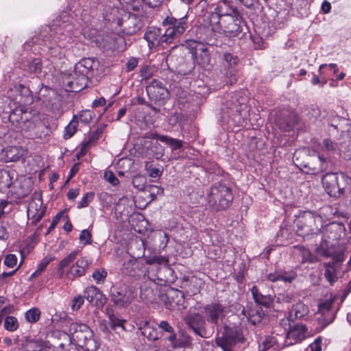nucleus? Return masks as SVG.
I'll list each match as a JSON object with an SVG mask.
<instances>
[{
  "label": "nucleus",
  "instance_id": "obj_4",
  "mask_svg": "<svg viewBox=\"0 0 351 351\" xmlns=\"http://www.w3.org/2000/svg\"><path fill=\"white\" fill-rule=\"evenodd\" d=\"M71 340L84 351H97L99 345L89 326L85 324L73 322L69 326Z\"/></svg>",
  "mask_w": 351,
  "mask_h": 351
},
{
  "label": "nucleus",
  "instance_id": "obj_7",
  "mask_svg": "<svg viewBox=\"0 0 351 351\" xmlns=\"http://www.w3.org/2000/svg\"><path fill=\"white\" fill-rule=\"evenodd\" d=\"M322 182L329 195L339 197L344 193L348 178L343 173H328L322 177Z\"/></svg>",
  "mask_w": 351,
  "mask_h": 351
},
{
  "label": "nucleus",
  "instance_id": "obj_40",
  "mask_svg": "<svg viewBox=\"0 0 351 351\" xmlns=\"http://www.w3.org/2000/svg\"><path fill=\"white\" fill-rule=\"evenodd\" d=\"M339 154L346 160L351 158V140L339 143Z\"/></svg>",
  "mask_w": 351,
  "mask_h": 351
},
{
  "label": "nucleus",
  "instance_id": "obj_58",
  "mask_svg": "<svg viewBox=\"0 0 351 351\" xmlns=\"http://www.w3.org/2000/svg\"><path fill=\"white\" fill-rule=\"evenodd\" d=\"M43 343L42 341L36 340L26 343V349L28 351H38L40 349H43Z\"/></svg>",
  "mask_w": 351,
  "mask_h": 351
},
{
  "label": "nucleus",
  "instance_id": "obj_55",
  "mask_svg": "<svg viewBox=\"0 0 351 351\" xmlns=\"http://www.w3.org/2000/svg\"><path fill=\"white\" fill-rule=\"evenodd\" d=\"M84 295H78L71 300V308L73 311H78L84 303Z\"/></svg>",
  "mask_w": 351,
  "mask_h": 351
},
{
  "label": "nucleus",
  "instance_id": "obj_18",
  "mask_svg": "<svg viewBox=\"0 0 351 351\" xmlns=\"http://www.w3.org/2000/svg\"><path fill=\"white\" fill-rule=\"evenodd\" d=\"M84 297L90 303L96 306H104L108 301L106 296L95 286L87 287L84 291Z\"/></svg>",
  "mask_w": 351,
  "mask_h": 351
},
{
  "label": "nucleus",
  "instance_id": "obj_21",
  "mask_svg": "<svg viewBox=\"0 0 351 351\" xmlns=\"http://www.w3.org/2000/svg\"><path fill=\"white\" fill-rule=\"evenodd\" d=\"M90 264L91 261L90 260L84 257L80 258L69 268L67 276L73 278L83 276Z\"/></svg>",
  "mask_w": 351,
  "mask_h": 351
},
{
  "label": "nucleus",
  "instance_id": "obj_62",
  "mask_svg": "<svg viewBox=\"0 0 351 351\" xmlns=\"http://www.w3.org/2000/svg\"><path fill=\"white\" fill-rule=\"evenodd\" d=\"M275 342L276 341L273 337H267L262 344L259 346L258 351H266L272 347Z\"/></svg>",
  "mask_w": 351,
  "mask_h": 351
},
{
  "label": "nucleus",
  "instance_id": "obj_50",
  "mask_svg": "<svg viewBox=\"0 0 351 351\" xmlns=\"http://www.w3.org/2000/svg\"><path fill=\"white\" fill-rule=\"evenodd\" d=\"M140 295L143 300H151L154 297V290L146 285H141Z\"/></svg>",
  "mask_w": 351,
  "mask_h": 351
},
{
  "label": "nucleus",
  "instance_id": "obj_39",
  "mask_svg": "<svg viewBox=\"0 0 351 351\" xmlns=\"http://www.w3.org/2000/svg\"><path fill=\"white\" fill-rule=\"evenodd\" d=\"M125 9L130 11H138L141 7V2L146 3V0H119Z\"/></svg>",
  "mask_w": 351,
  "mask_h": 351
},
{
  "label": "nucleus",
  "instance_id": "obj_31",
  "mask_svg": "<svg viewBox=\"0 0 351 351\" xmlns=\"http://www.w3.org/2000/svg\"><path fill=\"white\" fill-rule=\"evenodd\" d=\"M25 113L28 112L23 110L22 108H16L9 115L10 122L18 129L19 125H21L23 121L25 119Z\"/></svg>",
  "mask_w": 351,
  "mask_h": 351
},
{
  "label": "nucleus",
  "instance_id": "obj_41",
  "mask_svg": "<svg viewBox=\"0 0 351 351\" xmlns=\"http://www.w3.org/2000/svg\"><path fill=\"white\" fill-rule=\"evenodd\" d=\"M141 333L150 341H156L160 337V333L152 324L147 328H144V330Z\"/></svg>",
  "mask_w": 351,
  "mask_h": 351
},
{
  "label": "nucleus",
  "instance_id": "obj_43",
  "mask_svg": "<svg viewBox=\"0 0 351 351\" xmlns=\"http://www.w3.org/2000/svg\"><path fill=\"white\" fill-rule=\"evenodd\" d=\"M27 66L29 71L36 75H39L42 73V62L39 58H34L29 62Z\"/></svg>",
  "mask_w": 351,
  "mask_h": 351
},
{
  "label": "nucleus",
  "instance_id": "obj_2",
  "mask_svg": "<svg viewBox=\"0 0 351 351\" xmlns=\"http://www.w3.org/2000/svg\"><path fill=\"white\" fill-rule=\"evenodd\" d=\"M246 98L239 93L232 94L221 110V121L230 128L243 125L247 112Z\"/></svg>",
  "mask_w": 351,
  "mask_h": 351
},
{
  "label": "nucleus",
  "instance_id": "obj_49",
  "mask_svg": "<svg viewBox=\"0 0 351 351\" xmlns=\"http://www.w3.org/2000/svg\"><path fill=\"white\" fill-rule=\"evenodd\" d=\"M4 327L6 330L14 331L18 328V322L16 317L8 316L5 319Z\"/></svg>",
  "mask_w": 351,
  "mask_h": 351
},
{
  "label": "nucleus",
  "instance_id": "obj_25",
  "mask_svg": "<svg viewBox=\"0 0 351 351\" xmlns=\"http://www.w3.org/2000/svg\"><path fill=\"white\" fill-rule=\"evenodd\" d=\"M308 313V308L302 302H298L293 305L287 321H293L294 319H301Z\"/></svg>",
  "mask_w": 351,
  "mask_h": 351
},
{
  "label": "nucleus",
  "instance_id": "obj_19",
  "mask_svg": "<svg viewBox=\"0 0 351 351\" xmlns=\"http://www.w3.org/2000/svg\"><path fill=\"white\" fill-rule=\"evenodd\" d=\"M333 302L334 300L330 298L319 304L318 311L322 315L319 320L324 327L331 323L335 318V314L330 311Z\"/></svg>",
  "mask_w": 351,
  "mask_h": 351
},
{
  "label": "nucleus",
  "instance_id": "obj_48",
  "mask_svg": "<svg viewBox=\"0 0 351 351\" xmlns=\"http://www.w3.org/2000/svg\"><path fill=\"white\" fill-rule=\"evenodd\" d=\"M40 311L37 308H33L27 311L25 313V317L28 322L34 323L40 319Z\"/></svg>",
  "mask_w": 351,
  "mask_h": 351
},
{
  "label": "nucleus",
  "instance_id": "obj_38",
  "mask_svg": "<svg viewBox=\"0 0 351 351\" xmlns=\"http://www.w3.org/2000/svg\"><path fill=\"white\" fill-rule=\"evenodd\" d=\"M324 266L325 267L324 276L327 280L332 285L336 280V271L333 267L332 263H324Z\"/></svg>",
  "mask_w": 351,
  "mask_h": 351
},
{
  "label": "nucleus",
  "instance_id": "obj_3",
  "mask_svg": "<svg viewBox=\"0 0 351 351\" xmlns=\"http://www.w3.org/2000/svg\"><path fill=\"white\" fill-rule=\"evenodd\" d=\"M207 200L208 206L213 211L226 210L230 206L233 200L232 189L226 184L215 183L210 187Z\"/></svg>",
  "mask_w": 351,
  "mask_h": 351
},
{
  "label": "nucleus",
  "instance_id": "obj_5",
  "mask_svg": "<svg viewBox=\"0 0 351 351\" xmlns=\"http://www.w3.org/2000/svg\"><path fill=\"white\" fill-rule=\"evenodd\" d=\"M322 223L320 215L309 210L304 211L297 221L296 233L299 237L309 240L320 233L319 226H322Z\"/></svg>",
  "mask_w": 351,
  "mask_h": 351
},
{
  "label": "nucleus",
  "instance_id": "obj_28",
  "mask_svg": "<svg viewBox=\"0 0 351 351\" xmlns=\"http://www.w3.org/2000/svg\"><path fill=\"white\" fill-rule=\"evenodd\" d=\"M298 118L294 114H289L287 117H283L277 121V125L278 128L285 132H289L292 130L297 123Z\"/></svg>",
  "mask_w": 351,
  "mask_h": 351
},
{
  "label": "nucleus",
  "instance_id": "obj_63",
  "mask_svg": "<svg viewBox=\"0 0 351 351\" xmlns=\"http://www.w3.org/2000/svg\"><path fill=\"white\" fill-rule=\"evenodd\" d=\"M17 263V257L15 254H10L5 256L4 264L10 268L14 267Z\"/></svg>",
  "mask_w": 351,
  "mask_h": 351
},
{
  "label": "nucleus",
  "instance_id": "obj_44",
  "mask_svg": "<svg viewBox=\"0 0 351 351\" xmlns=\"http://www.w3.org/2000/svg\"><path fill=\"white\" fill-rule=\"evenodd\" d=\"M107 276V271L104 268L96 269L92 274V278L97 285L104 283Z\"/></svg>",
  "mask_w": 351,
  "mask_h": 351
},
{
  "label": "nucleus",
  "instance_id": "obj_30",
  "mask_svg": "<svg viewBox=\"0 0 351 351\" xmlns=\"http://www.w3.org/2000/svg\"><path fill=\"white\" fill-rule=\"evenodd\" d=\"M251 293L256 303L265 307H269L272 302V298L270 295H263L259 292L256 286H253L251 289Z\"/></svg>",
  "mask_w": 351,
  "mask_h": 351
},
{
  "label": "nucleus",
  "instance_id": "obj_11",
  "mask_svg": "<svg viewBox=\"0 0 351 351\" xmlns=\"http://www.w3.org/2000/svg\"><path fill=\"white\" fill-rule=\"evenodd\" d=\"M202 312L206 320L213 325L214 328V326L218 327L219 322L225 318L227 315V308L219 302H211L204 306Z\"/></svg>",
  "mask_w": 351,
  "mask_h": 351
},
{
  "label": "nucleus",
  "instance_id": "obj_56",
  "mask_svg": "<svg viewBox=\"0 0 351 351\" xmlns=\"http://www.w3.org/2000/svg\"><path fill=\"white\" fill-rule=\"evenodd\" d=\"M79 239L84 245L92 243V234L88 230H83L80 234Z\"/></svg>",
  "mask_w": 351,
  "mask_h": 351
},
{
  "label": "nucleus",
  "instance_id": "obj_22",
  "mask_svg": "<svg viewBox=\"0 0 351 351\" xmlns=\"http://www.w3.org/2000/svg\"><path fill=\"white\" fill-rule=\"evenodd\" d=\"M93 64L94 60L90 58H83L75 65V75L88 78L89 76L93 75Z\"/></svg>",
  "mask_w": 351,
  "mask_h": 351
},
{
  "label": "nucleus",
  "instance_id": "obj_15",
  "mask_svg": "<svg viewBox=\"0 0 351 351\" xmlns=\"http://www.w3.org/2000/svg\"><path fill=\"white\" fill-rule=\"evenodd\" d=\"M234 15L228 14L225 16V18L222 19L223 25V31L225 34L229 37L238 36L242 31L241 26V17L238 16V14L234 10Z\"/></svg>",
  "mask_w": 351,
  "mask_h": 351
},
{
  "label": "nucleus",
  "instance_id": "obj_14",
  "mask_svg": "<svg viewBox=\"0 0 351 351\" xmlns=\"http://www.w3.org/2000/svg\"><path fill=\"white\" fill-rule=\"evenodd\" d=\"M288 330L285 328L287 331L286 339L285 341V346H289L294 345L305 337V333L306 332V328L303 324H297L291 326L290 322H289Z\"/></svg>",
  "mask_w": 351,
  "mask_h": 351
},
{
  "label": "nucleus",
  "instance_id": "obj_35",
  "mask_svg": "<svg viewBox=\"0 0 351 351\" xmlns=\"http://www.w3.org/2000/svg\"><path fill=\"white\" fill-rule=\"evenodd\" d=\"M262 310L260 311L258 310L254 311V310H250L249 311H247L244 308L242 310V313L243 315H245L248 321L252 323L253 325H256V323H258L261 320V315H262Z\"/></svg>",
  "mask_w": 351,
  "mask_h": 351
},
{
  "label": "nucleus",
  "instance_id": "obj_16",
  "mask_svg": "<svg viewBox=\"0 0 351 351\" xmlns=\"http://www.w3.org/2000/svg\"><path fill=\"white\" fill-rule=\"evenodd\" d=\"M192 56L194 62L202 68H206L210 64V53L204 44H197L196 46L193 48Z\"/></svg>",
  "mask_w": 351,
  "mask_h": 351
},
{
  "label": "nucleus",
  "instance_id": "obj_24",
  "mask_svg": "<svg viewBox=\"0 0 351 351\" xmlns=\"http://www.w3.org/2000/svg\"><path fill=\"white\" fill-rule=\"evenodd\" d=\"M144 38L147 41L150 49L163 43L162 29L160 28H152L147 30L145 34Z\"/></svg>",
  "mask_w": 351,
  "mask_h": 351
},
{
  "label": "nucleus",
  "instance_id": "obj_51",
  "mask_svg": "<svg viewBox=\"0 0 351 351\" xmlns=\"http://www.w3.org/2000/svg\"><path fill=\"white\" fill-rule=\"evenodd\" d=\"M147 263L150 265L156 264V266H162L168 264V259L162 256H153L147 260Z\"/></svg>",
  "mask_w": 351,
  "mask_h": 351
},
{
  "label": "nucleus",
  "instance_id": "obj_47",
  "mask_svg": "<svg viewBox=\"0 0 351 351\" xmlns=\"http://www.w3.org/2000/svg\"><path fill=\"white\" fill-rule=\"evenodd\" d=\"M145 190L149 193L151 200H155L158 195H162L164 193L163 188L156 185L147 186Z\"/></svg>",
  "mask_w": 351,
  "mask_h": 351
},
{
  "label": "nucleus",
  "instance_id": "obj_13",
  "mask_svg": "<svg viewBox=\"0 0 351 351\" xmlns=\"http://www.w3.org/2000/svg\"><path fill=\"white\" fill-rule=\"evenodd\" d=\"M153 269L156 271V275L154 277L149 278L151 280L157 284H171L177 278L173 269L168 264L162 266H156Z\"/></svg>",
  "mask_w": 351,
  "mask_h": 351
},
{
  "label": "nucleus",
  "instance_id": "obj_32",
  "mask_svg": "<svg viewBox=\"0 0 351 351\" xmlns=\"http://www.w3.org/2000/svg\"><path fill=\"white\" fill-rule=\"evenodd\" d=\"M293 248L298 252L302 257V263H315L317 257L311 253V252L303 245H294Z\"/></svg>",
  "mask_w": 351,
  "mask_h": 351
},
{
  "label": "nucleus",
  "instance_id": "obj_46",
  "mask_svg": "<svg viewBox=\"0 0 351 351\" xmlns=\"http://www.w3.org/2000/svg\"><path fill=\"white\" fill-rule=\"evenodd\" d=\"M132 183L134 187L139 191H144L147 187L146 178L145 177L141 175L135 176L132 178Z\"/></svg>",
  "mask_w": 351,
  "mask_h": 351
},
{
  "label": "nucleus",
  "instance_id": "obj_59",
  "mask_svg": "<svg viewBox=\"0 0 351 351\" xmlns=\"http://www.w3.org/2000/svg\"><path fill=\"white\" fill-rule=\"evenodd\" d=\"M281 281L291 282L296 278L297 275L293 271H281Z\"/></svg>",
  "mask_w": 351,
  "mask_h": 351
},
{
  "label": "nucleus",
  "instance_id": "obj_53",
  "mask_svg": "<svg viewBox=\"0 0 351 351\" xmlns=\"http://www.w3.org/2000/svg\"><path fill=\"white\" fill-rule=\"evenodd\" d=\"M95 193L93 192L86 193L78 202L77 208H82L88 206L89 203L93 199Z\"/></svg>",
  "mask_w": 351,
  "mask_h": 351
},
{
  "label": "nucleus",
  "instance_id": "obj_27",
  "mask_svg": "<svg viewBox=\"0 0 351 351\" xmlns=\"http://www.w3.org/2000/svg\"><path fill=\"white\" fill-rule=\"evenodd\" d=\"M152 136L157 138V140L169 145L172 152L180 149L183 147V141L181 140L173 138L167 135H160L158 134H153Z\"/></svg>",
  "mask_w": 351,
  "mask_h": 351
},
{
  "label": "nucleus",
  "instance_id": "obj_52",
  "mask_svg": "<svg viewBox=\"0 0 351 351\" xmlns=\"http://www.w3.org/2000/svg\"><path fill=\"white\" fill-rule=\"evenodd\" d=\"M66 336L67 343H60L58 348V351H78L77 346L71 342V337Z\"/></svg>",
  "mask_w": 351,
  "mask_h": 351
},
{
  "label": "nucleus",
  "instance_id": "obj_34",
  "mask_svg": "<svg viewBox=\"0 0 351 351\" xmlns=\"http://www.w3.org/2000/svg\"><path fill=\"white\" fill-rule=\"evenodd\" d=\"M12 184V176L10 172L4 169H0V191H3L10 188Z\"/></svg>",
  "mask_w": 351,
  "mask_h": 351
},
{
  "label": "nucleus",
  "instance_id": "obj_20",
  "mask_svg": "<svg viewBox=\"0 0 351 351\" xmlns=\"http://www.w3.org/2000/svg\"><path fill=\"white\" fill-rule=\"evenodd\" d=\"M66 86L68 91L78 93L87 86L88 78L80 75H75L73 72L70 76L66 78Z\"/></svg>",
  "mask_w": 351,
  "mask_h": 351
},
{
  "label": "nucleus",
  "instance_id": "obj_42",
  "mask_svg": "<svg viewBox=\"0 0 351 351\" xmlns=\"http://www.w3.org/2000/svg\"><path fill=\"white\" fill-rule=\"evenodd\" d=\"M77 254V251L71 252L69 255L64 257L58 264V270L60 272V275L63 274V269L67 267L71 262L74 261Z\"/></svg>",
  "mask_w": 351,
  "mask_h": 351
},
{
  "label": "nucleus",
  "instance_id": "obj_54",
  "mask_svg": "<svg viewBox=\"0 0 351 351\" xmlns=\"http://www.w3.org/2000/svg\"><path fill=\"white\" fill-rule=\"evenodd\" d=\"M169 341L171 342V346L173 348H182L185 347L189 342H180L177 340L176 335L174 333V331L170 332V335L167 337Z\"/></svg>",
  "mask_w": 351,
  "mask_h": 351
},
{
  "label": "nucleus",
  "instance_id": "obj_12",
  "mask_svg": "<svg viewBox=\"0 0 351 351\" xmlns=\"http://www.w3.org/2000/svg\"><path fill=\"white\" fill-rule=\"evenodd\" d=\"M241 339V334L237 330L225 326L222 335L216 337L215 343L223 351H232V347L240 341Z\"/></svg>",
  "mask_w": 351,
  "mask_h": 351
},
{
  "label": "nucleus",
  "instance_id": "obj_57",
  "mask_svg": "<svg viewBox=\"0 0 351 351\" xmlns=\"http://www.w3.org/2000/svg\"><path fill=\"white\" fill-rule=\"evenodd\" d=\"M54 259V256H46L44 257L40 263L38 264L36 269L37 273H42L45 270L47 265Z\"/></svg>",
  "mask_w": 351,
  "mask_h": 351
},
{
  "label": "nucleus",
  "instance_id": "obj_36",
  "mask_svg": "<svg viewBox=\"0 0 351 351\" xmlns=\"http://www.w3.org/2000/svg\"><path fill=\"white\" fill-rule=\"evenodd\" d=\"M77 126V116L74 115L73 119L70 121L69 124L64 129V138L69 139L71 137H72L76 132Z\"/></svg>",
  "mask_w": 351,
  "mask_h": 351
},
{
  "label": "nucleus",
  "instance_id": "obj_8",
  "mask_svg": "<svg viewBox=\"0 0 351 351\" xmlns=\"http://www.w3.org/2000/svg\"><path fill=\"white\" fill-rule=\"evenodd\" d=\"M206 320L204 316L199 313H194L189 315L186 318V324L189 328L196 335L204 338H210L214 333V328H207Z\"/></svg>",
  "mask_w": 351,
  "mask_h": 351
},
{
  "label": "nucleus",
  "instance_id": "obj_33",
  "mask_svg": "<svg viewBox=\"0 0 351 351\" xmlns=\"http://www.w3.org/2000/svg\"><path fill=\"white\" fill-rule=\"evenodd\" d=\"M223 59L226 62L228 66L232 68V66H235L239 61L238 58L236 56H234L233 54L230 53H225L223 54ZM229 75H230V83L232 84L237 82V78L235 77L234 71L232 69H230L229 71Z\"/></svg>",
  "mask_w": 351,
  "mask_h": 351
},
{
  "label": "nucleus",
  "instance_id": "obj_29",
  "mask_svg": "<svg viewBox=\"0 0 351 351\" xmlns=\"http://www.w3.org/2000/svg\"><path fill=\"white\" fill-rule=\"evenodd\" d=\"M123 29L128 35H133L139 31L141 28V21L135 17H130L123 23Z\"/></svg>",
  "mask_w": 351,
  "mask_h": 351
},
{
  "label": "nucleus",
  "instance_id": "obj_9",
  "mask_svg": "<svg viewBox=\"0 0 351 351\" xmlns=\"http://www.w3.org/2000/svg\"><path fill=\"white\" fill-rule=\"evenodd\" d=\"M154 133H147L141 140L142 153L148 158L161 160L165 155V148L154 138Z\"/></svg>",
  "mask_w": 351,
  "mask_h": 351
},
{
  "label": "nucleus",
  "instance_id": "obj_23",
  "mask_svg": "<svg viewBox=\"0 0 351 351\" xmlns=\"http://www.w3.org/2000/svg\"><path fill=\"white\" fill-rule=\"evenodd\" d=\"M25 154V150L22 147L9 146L1 152V156L5 162H16Z\"/></svg>",
  "mask_w": 351,
  "mask_h": 351
},
{
  "label": "nucleus",
  "instance_id": "obj_61",
  "mask_svg": "<svg viewBox=\"0 0 351 351\" xmlns=\"http://www.w3.org/2000/svg\"><path fill=\"white\" fill-rule=\"evenodd\" d=\"M79 119L83 123H88L93 119V113L89 110H82L80 115Z\"/></svg>",
  "mask_w": 351,
  "mask_h": 351
},
{
  "label": "nucleus",
  "instance_id": "obj_26",
  "mask_svg": "<svg viewBox=\"0 0 351 351\" xmlns=\"http://www.w3.org/2000/svg\"><path fill=\"white\" fill-rule=\"evenodd\" d=\"M40 121L37 117H32L30 113L25 114V119L18 129L25 132H34Z\"/></svg>",
  "mask_w": 351,
  "mask_h": 351
},
{
  "label": "nucleus",
  "instance_id": "obj_10",
  "mask_svg": "<svg viewBox=\"0 0 351 351\" xmlns=\"http://www.w3.org/2000/svg\"><path fill=\"white\" fill-rule=\"evenodd\" d=\"M165 27L162 34L163 43H171L173 38L180 36L186 29V25L184 19L178 20L175 18H167L163 22Z\"/></svg>",
  "mask_w": 351,
  "mask_h": 351
},
{
  "label": "nucleus",
  "instance_id": "obj_60",
  "mask_svg": "<svg viewBox=\"0 0 351 351\" xmlns=\"http://www.w3.org/2000/svg\"><path fill=\"white\" fill-rule=\"evenodd\" d=\"M321 110L318 107H311L308 111L309 119L315 122L321 116Z\"/></svg>",
  "mask_w": 351,
  "mask_h": 351
},
{
  "label": "nucleus",
  "instance_id": "obj_6",
  "mask_svg": "<svg viewBox=\"0 0 351 351\" xmlns=\"http://www.w3.org/2000/svg\"><path fill=\"white\" fill-rule=\"evenodd\" d=\"M110 301L117 308H124L132 304L135 298L132 289L123 282H117L110 291Z\"/></svg>",
  "mask_w": 351,
  "mask_h": 351
},
{
  "label": "nucleus",
  "instance_id": "obj_37",
  "mask_svg": "<svg viewBox=\"0 0 351 351\" xmlns=\"http://www.w3.org/2000/svg\"><path fill=\"white\" fill-rule=\"evenodd\" d=\"M138 267V263L136 261L130 260L123 263L121 270L122 272L129 276H136V272L135 269Z\"/></svg>",
  "mask_w": 351,
  "mask_h": 351
},
{
  "label": "nucleus",
  "instance_id": "obj_1",
  "mask_svg": "<svg viewBox=\"0 0 351 351\" xmlns=\"http://www.w3.org/2000/svg\"><path fill=\"white\" fill-rule=\"evenodd\" d=\"M322 150V154H317L318 164H314L312 162H306L301 160L303 156H306L308 150L296 151L293 154V160L296 162L297 166L308 169L309 173L315 175L318 174L328 169L330 155L332 154L339 153V145L329 138H325L323 140Z\"/></svg>",
  "mask_w": 351,
  "mask_h": 351
},
{
  "label": "nucleus",
  "instance_id": "obj_45",
  "mask_svg": "<svg viewBox=\"0 0 351 351\" xmlns=\"http://www.w3.org/2000/svg\"><path fill=\"white\" fill-rule=\"evenodd\" d=\"M108 318L110 319V327L112 330H116L117 328H121L123 330H125L123 323L125 322V320L119 318L113 313L109 314Z\"/></svg>",
  "mask_w": 351,
  "mask_h": 351
},
{
  "label": "nucleus",
  "instance_id": "obj_17",
  "mask_svg": "<svg viewBox=\"0 0 351 351\" xmlns=\"http://www.w3.org/2000/svg\"><path fill=\"white\" fill-rule=\"evenodd\" d=\"M165 306L169 309L175 308L176 307L186 308L184 294L182 291L171 288L168 289L165 293Z\"/></svg>",
  "mask_w": 351,
  "mask_h": 351
},
{
  "label": "nucleus",
  "instance_id": "obj_64",
  "mask_svg": "<svg viewBox=\"0 0 351 351\" xmlns=\"http://www.w3.org/2000/svg\"><path fill=\"white\" fill-rule=\"evenodd\" d=\"M104 179L113 186H117L119 181L116 176L110 171L104 173Z\"/></svg>",
  "mask_w": 351,
  "mask_h": 351
}]
</instances>
